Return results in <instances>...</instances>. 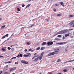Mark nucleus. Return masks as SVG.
<instances>
[{"instance_id": "4468645a", "label": "nucleus", "mask_w": 74, "mask_h": 74, "mask_svg": "<svg viewBox=\"0 0 74 74\" xmlns=\"http://www.w3.org/2000/svg\"><path fill=\"white\" fill-rule=\"evenodd\" d=\"M45 49V47H42L40 49L41 50H43Z\"/></svg>"}, {"instance_id": "ea45409f", "label": "nucleus", "mask_w": 74, "mask_h": 74, "mask_svg": "<svg viewBox=\"0 0 74 74\" xmlns=\"http://www.w3.org/2000/svg\"><path fill=\"white\" fill-rule=\"evenodd\" d=\"M8 49H9V50H10L11 49V48L10 47H8Z\"/></svg>"}, {"instance_id": "f704fd0d", "label": "nucleus", "mask_w": 74, "mask_h": 74, "mask_svg": "<svg viewBox=\"0 0 74 74\" xmlns=\"http://www.w3.org/2000/svg\"><path fill=\"white\" fill-rule=\"evenodd\" d=\"M5 37H8V34H6L5 35Z\"/></svg>"}, {"instance_id": "cd10ccee", "label": "nucleus", "mask_w": 74, "mask_h": 74, "mask_svg": "<svg viewBox=\"0 0 74 74\" xmlns=\"http://www.w3.org/2000/svg\"><path fill=\"white\" fill-rule=\"evenodd\" d=\"M11 62H12V61H10L8 62V63H11Z\"/></svg>"}, {"instance_id": "7c9ffc66", "label": "nucleus", "mask_w": 74, "mask_h": 74, "mask_svg": "<svg viewBox=\"0 0 74 74\" xmlns=\"http://www.w3.org/2000/svg\"><path fill=\"white\" fill-rule=\"evenodd\" d=\"M17 10H18V11H20V9L18 8H17Z\"/></svg>"}, {"instance_id": "f3484780", "label": "nucleus", "mask_w": 74, "mask_h": 74, "mask_svg": "<svg viewBox=\"0 0 74 74\" xmlns=\"http://www.w3.org/2000/svg\"><path fill=\"white\" fill-rule=\"evenodd\" d=\"M58 44L59 45H62L63 44V42H60Z\"/></svg>"}, {"instance_id": "0e129e2a", "label": "nucleus", "mask_w": 74, "mask_h": 74, "mask_svg": "<svg viewBox=\"0 0 74 74\" xmlns=\"http://www.w3.org/2000/svg\"><path fill=\"white\" fill-rule=\"evenodd\" d=\"M54 42H56V41L55 40H54Z\"/></svg>"}, {"instance_id": "423d86ee", "label": "nucleus", "mask_w": 74, "mask_h": 74, "mask_svg": "<svg viewBox=\"0 0 74 74\" xmlns=\"http://www.w3.org/2000/svg\"><path fill=\"white\" fill-rule=\"evenodd\" d=\"M15 69H16V67L12 68L10 69V71H13V70H15Z\"/></svg>"}, {"instance_id": "f257e3e1", "label": "nucleus", "mask_w": 74, "mask_h": 74, "mask_svg": "<svg viewBox=\"0 0 74 74\" xmlns=\"http://www.w3.org/2000/svg\"><path fill=\"white\" fill-rule=\"evenodd\" d=\"M31 56V54L30 53H28L26 54V55H23L24 57H29V56Z\"/></svg>"}, {"instance_id": "a19ab883", "label": "nucleus", "mask_w": 74, "mask_h": 74, "mask_svg": "<svg viewBox=\"0 0 74 74\" xmlns=\"http://www.w3.org/2000/svg\"><path fill=\"white\" fill-rule=\"evenodd\" d=\"M2 51H5V49L4 48H2Z\"/></svg>"}, {"instance_id": "680f3d73", "label": "nucleus", "mask_w": 74, "mask_h": 74, "mask_svg": "<svg viewBox=\"0 0 74 74\" xmlns=\"http://www.w3.org/2000/svg\"><path fill=\"white\" fill-rule=\"evenodd\" d=\"M67 62H69V61H66L65 63H67Z\"/></svg>"}, {"instance_id": "052dcab7", "label": "nucleus", "mask_w": 74, "mask_h": 74, "mask_svg": "<svg viewBox=\"0 0 74 74\" xmlns=\"http://www.w3.org/2000/svg\"><path fill=\"white\" fill-rule=\"evenodd\" d=\"M72 62H73L74 61V60H72Z\"/></svg>"}, {"instance_id": "864d4df0", "label": "nucleus", "mask_w": 74, "mask_h": 74, "mask_svg": "<svg viewBox=\"0 0 74 74\" xmlns=\"http://www.w3.org/2000/svg\"><path fill=\"white\" fill-rule=\"evenodd\" d=\"M48 74H53V73H49Z\"/></svg>"}, {"instance_id": "bb28decb", "label": "nucleus", "mask_w": 74, "mask_h": 74, "mask_svg": "<svg viewBox=\"0 0 74 74\" xmlns=\"http://www.w3.org/2000/svg\"><path fill=\"white\" fill-rule=\"evenodd\" d=\"M74 22V21H72L71 23V25H73V24Z\"/></svg>"}, {"instance_id": "603ef678", "label": "nucleus", "mask_w": 74, "mask_h": 74, "mask_svg": "<svg viewBox=\"0 0 74 74\" xmlns=\"http://www.w3.org/2000/svg\"><path fill=\"white\" fill-rule=\"evenodd\" d=\"M73 29H69V30L71 31V30H73Z\"/></svg>"}, {"instance_id": "69168bd1", "label": "nucleus", "mask_w": 74, "mask_h": 74, "mask_svg": "<svg viewBox=\"0 0 74 74\" xmlns=\"http://www.w3.org/2000/svg\"><path fill=\"white\" fill-rule=\"evenodd\" d=\"M39 74H41V73H39Z\"/></svg>"}, {"instance_id": "c03bdc74", "label": "nucleus", "mask_w": 74, "mask_h": 74, "mask_svg": "<svg viewBox=\"0 0 74 74\" xmlns=\"http://www.w3.org/2000/svg\"><path fill=\"white\" fill-rule=\"evenodd\" d=\"M5 27V25H3V26H2V27H1V28L2 27Z\"/></svg>"}, {"instance_id": "de8ad7c7", "label": "nucleus", "mask_w": 74, "mask_h": 74, "mask_svg": "<svg viewBox=\"0 0 74 74\" xmlns=\"http://www.w3.org/2000/svg\"><path fill=\"white\" fill-rule=\"evenodd\" d=\"M4 63H5V64H6V63H8V62H5Z\"/></svg>"}, {"instance_id": "3c124183", "label": "nucleus", "mask_w": 74, "mask_h": 74, "mask_svg": "<svg viewBox=\"0 0 74 74\" xmlns=\"http://www.w3.org/2000/svg\"><path fill=\"white\" fill-rule=\"evenodd\" d=\"M53 10H54V11H56V9H54Z\"/></svg>"}, {"instance_id": "5fc2aeb1", "label": "nucleus", "mask_w": 74, "mask_h": 74, "mask_svg": "<svg viewBox=\"0 0 74 74\" xmlns=\"http://www.w3.org/2000/svg\"><path fill=\"white\" fill-rule=\"evenodd\" d=\"M69 62H72V60L69 61H68Z\"/></svg>"}, {"instance_id": "e433bc0d", "label": "nucleus", "mask_w": 74, "mask_h": 74, "mask_svg": "<svg viewBox=\"0 0 74 74\" xmlns=\"http://www.w3.org/2000/svg\"><path fill=\"white\" fill-rule=\"evenodd\" d=\"M5 36H3L2 37L3 39H4V38H5Z\"/></svg>"}, {"instance_id": "a211bd4d", "label": "nucleus", "mask_w": 74, "mask_h": 74, "mask_svg": "<svg viewBox=\"0 0 74 74\" xmlns=\"http://www.w3.org/2000/svg\"><path fill=\"white\" fill-rule=\"evenodd\" d=\"M40 49V47H38L37 49H36V50H39Z\"/></svg>"}, {"instance_id": "09e8293b", "label": "nucleus", "mask_w": 74, "mask_h": 74, "mask_svg": "<svg viewBox=\"0 0 74 74\" xmlns=\"http://www.w3.org/2000/svg\"><path fill=\"white\" fill-rule=\"evenodd\" d=\"M29 51H32V49H29Z\"/></svg>"}, {"instance_id": "bf43d9fd", "label": "nucleus", "mask_w": 74, "mask_h": 74, "mask_svg": "<svg viewBox=\"0 0 74 74\" xmlns=\"http://www.w3.org/2000/svg\"><path fill=\"white\" fill-rule=\"evenodd\" d=\"M2 19V18H0V21Z\"/></svg>"}, {"instance_id": "ddd939ff", "label": "nucleus", "mask_w": 74, "mask_h": 74, "mask_svg": "<svg viewBox=\"0 0 74 74\" xmlns=\"http://www.w3.org/2000/svg\"><path fill=\"white\" fill-rule=\"evenodd\" d=\"M70 36L69 34H66L65 35V37H67V36Z\"/></svg>"}, {"instance_id": "79ce46f5", "label": "nucleus", "mask_w": 74, "mask_h": 74, "mask_svg": "<svg viewBox=\"0 0 74 74\" xmlns=\"http://www.w3.org/2000/svg\"><path fill=\"white\" fill-rule=\"evenodd\" d=\"M3 73V71H0V74H1V73Z\"/></svg>"}, {"instance_id": "9d476101", "label": "nucleus", "mask_w": 74, "mask_h": 74, "mask_svg": "<svg viewBox=\"0 0 74 74\" xmlns=\"http://www.w3.org/2000/svg\"><path fill=\"white\" fill-rule=\"evenodd\" d=\"M20 57H22V56H23L22 54H21L20 55H19V54L18 55L17 57V58H19V57H20Z\"/></svg>"}, {"instance_id": "c756f323", "label": "nucleus", "mask_w": 74, "mask_h": 74, "mask_svg": "<svg viewBox=\"0 0 74 74\" xmlns=\"http://www.w3.org/2000/svg\"><path fill=\"white\" fill-rule=\"evenodd\" d=\"M9 73H8L7 72H5L4 73V74H8Z\"/></svg>"}, {"instance_id": "1a4fd4ad", "label": "nucleus", "mask_w": 74, "mask_h": 74, "mask_svg": "<svg viewBox=\"0 0 74 74\" xmlns=\"http://www.w3.org/2000/svg\"><path fill=\"white\" fill-rule=\"evenodd\" d=\"M54 51L56 52H58L59 51V49H56L54 50Z\"/></svg>"}, {"instance_id": "dca6fc26", "label": "nucleus", "mask_w": 74, "mask_h": 74, "mask_svg": "<svg viewBox=\"0 0 74 74\" xmlns=\"http://www.w3.org/2000/svg\"><path fill=\"white\" fill-rule=\"evenodd\" d=\"M44 52H42L40 55V56L42 57V56H43V54H44Z\"/></svg>"}, {"instance_id": "37998d69", "label": "nucleus", "mask_w": 74, "mask_h": 74, "mask_svg": "<svg viewBox=\"0 0 74 74\" xmlns=\"http://www.w3.org/2000/svg\"><path fill=\"white\" fill-rule=\"evenodd\" d=\"M65 38V37H64V36H63L62 37V39L63 40H64V39Z\"/></svg>"}, {"instance_id": "2eb2a0df", "label": "nucleus", "mask_w": 74, "mask_h": 74, "mask_svg": "<svg viewBox=\"0 0 74 74\" xmlns=\"http://www.w3.org/2000/svg\"><path fill=\"white\" fill-rule=\"evenodd\" d=\"M11 51H12V52H14V51H15V49H12L11 50Z\"/></svg>"}, {"instance_id": "58836bf2", "label": "nucleus", "mask_w": 74, "mask_h": 74, "mask_svg": "<svg viewBox=\"0 0 74 74\" xmlns=\"http://www.w3.org/2000/svg\"><path fill=\"white\" fill-rule=\"evenodd\" d=\"M65 52H67L68 51L67 49H66L65 50Z\"/></svg>"}, {"instance_id": "2f4dec72", "label": "nucleus", "mask_w": 74, "mask_h": 74, "mask_svg": "<svg viewBox=\"0 0 74 74\" xmlns=\"http://www.w3.org/2000/svg\"><path fill=\"white\" fill-rule=\"evenodd\" d=\"M60 62V59H59L57 60V62Z\"/></svg>"}, {"instance_id": "a18cd8bd", "label": "nucleus", "mask_w": 74, "mask_h": 74, "mask_svg": "<svg viewBox=\"0 0 74 74\" xmlns=\"http://www.w3.org/2000/svg\"><path fill=\"white\" fill-rule=\"evenodd\" d=\"M25 52H27V49H25Z\"/></svg>"}, {"instance_id": "e2e57ef3", "label": "nucleus", "mask_w": 74, "mask_h": 74, "mask_svg": "<svg viewBox=\"0 0 74 74\" xmlns=\"http://www.w3.org/2000/svg\"><path fill=\"white\" fill-rule=\"evenodd\" d=\"M18 45V44H16V45Z\"/></svg>"}, {"instance_id": "20e7f679", "label": "nucleus", "mask_w": 74, "mask_h": 74, "mask_svg": "<svg viewBox=\"0 0 74 74\" xmlns=\"http://www.w3.org/2000/svg\"><path fill=\"white\" fill-rule=\"evenodd\" d=\"M53 44V43L52 42H49L47 43V44L48 45H52Z\"/></svg>"}, {"instance_id": "9b49d317", "label": "nucleus", "mask_w": 74, "mask_h": 74, "mask_svg": "<svg viewBox=\"0 0 74 74\" xmlns=\"http://www.w3.org/2000/svg\"><path fill=\"white\" fill-rule=\"evenodd\" d=\"M60 3L62 5V6H64V3L62 2H60Z\"/></svg>"}, {"instance_id": "aec40b11", "label": "nucleus", "mask_w": 74, "mask_h": 74, "mask_svg": "<svg viewBox=\"0 0 74 74\" xmlns=\"http://www.w3.org/2000/svg\"><path fill=\"white\" fill-rule=\"evenodd\" d=\"M38 56H34L32 58V59H34L35 58H36V57H38Z\"/></svg>"}, {"instance_id": "8fccbe9b", "label": "nucleus", "mask_w": 74, "mask_h": 74, "mask_svg": "<svg viewBox=\"0 0 74 74\" xmlns=\"http://www.w3.org/2000/svg\"><path fill=\"white\" fill-rule=\"evenodd\" d=\"M3 56H0V58H3Z\"/></svg>"}, {"instance_id": "338daca9", "label": "nucleus", "mask_w": 74, "mask_h": 74, "mask_svg": "<svg viewBox=\"0 0 74 74\" xmlns=\"http://www.w3.org/2000/svg\"><path fill=\"white\" fill-rule=\"evenodd\" d=\"M12 74H15V73H12Z\"/></svg>"}, {"instance_id": "5701e85b", "label": "nucleus", "mask_w": 74, "mask_h": 74, "mask_svg": "<svg viewBox=\"0 0 74 74\" xmlns=\"http://www.w3.org/2000/svg\"><path fill=\"white\" fill-rule=\"evenodd\" d=\"M56 40L57 41H60V39H59L58 38H56Z\"/></svg>"}, {"instance_id": "473e14b6", "label": "nucleus", "mask_w": 74, "mask_h": 74, "mask_svg": "<svg viewBox=\"0 0 74 74\" xmlns=\"http://www.w3.org/2000/svg\"><path fill=\"white\" fill-rule=\"evenodd\" d=\"M61 36H62V35H60L58 36V37H60Z\"/></svg>"}, {"instance_id": "0eeeda50", "label": "nucleus", "mask_w": 74, "mask_h": 74, "mask_svg": "<svg viewBox=\"0 0 74 74\" xmlns=\"http://www.w3.org/2000/svg\"><path fill=\"white\" fill-rule=\"evenodd\" d=\"M61 34V31H60L57 33H56V34H55V35L54 36H56V35H58V34Z\"/></svg>"}, {"instance_id": "c85d7f7f", "label": "nucleus", "mask_w": 74, "mask_h": 74, "mask_svg": "<svg viewBox=\"0 0 74 74\" xmlns=\"http://www.w3.org/2000/svg\"><path fill=\"white\" fill-rule=\"evenodd\" d=\"M34 26V25H33V24L32 25H30L29 27H32V26Z\"/></svg>"}, {"instance_id": "4be33fe9", "label": "nucleus", "mask_w": 74, "mask_h": 74, "mask_svg": "<svg viewBox=\"0 0 74 74\" xmlns=\"http://www.w3.org/2000/svg\"><path fill=\"white\" fill-rule=\"evenodd\" d=\"M63 71L64 72H66L67 71V69H64L63 70Z\"/></svg>"}, {"instance_id": "a878e982", "label": "nucleus", "mask_w": 74, "mask_h": 74, "mask_svg": "<svg viewBox=\"0 0 74 74\" xmlns=\"http://www.w3.org/2000/svg\"><path fill=\"white\" fill-rule=\"evenodd\" d=\"M30 5V4H29L27 6L26 8L27 7H29Z\"/></svg>"}, {"instance_id": "6ab92c4d", "label": "nucleus", "mask_w": 74, "mask_h": 74, "mask_svg": "<svg viewBox=\"0 0 74 74\" xmlns=\"http://www.w3.org/2000/svg\"><path fill=\"white\" fill-rule=\"evenodd\" d=\"M16 59V57H13L10 60H12V59Z\"/></svg>"}, {"instance_id": "412c9836", "label": "nucleus", "mask_w": 74, "mask_h": 74, "mask_svg": "<svg viewBox=\"0 0 74 74\" xmlns=\"http://www.w3.org/2000/svg\"><path fill=\"white\" fill-rule=\"evenodd\" d=\"M38 58H39V59L40 60H41V59H42V57H41V56H39V57H38Z\"/></svg>"}, {"instance_id": "6e6d98bb", "label": "nucleus", "mask_w": 74, "mask_h": 74, "mask_svg": "<svg viewBox=\"0 0 74 74\" xmlns=\"http://www.w3.org/2000/svg\"><path fill=\"white\" fill-rule=\"evenodd\" d=\"M37 53L34 54V55H36Z\"/></svg>"}, {"instance_id": "f8f14e48", "label": "nucleus", "mask_w": 74, "mask_h": 74, "mask_svg": "<svg viewBox=\"0 0 74 74\" xmlns=\"http://www.w3.org/2000/svg\"><path fill=\"white\" fill-rule=\"evenodd\" d=\"M47 44V42H43L42 44V45H46Z\"/></svg>"}, {"instance_id": "c9c22d12", "label": "nucleus", "mask_w": 74, "mask_h": 74, "mask_svg": "<svg viewBox=\"0 0 74 74\" xmlns=\"http://www.w3.org/2000/svg\"><path fill=\"white\" fill-rule=\"evenodd\" d=\"M57 16H61V15H60L59 14H57Z\"/></svg>"}, {"instance_id": "4d7b16f0", "label": "nucleus", "mask_w": 74, "mask_h": 74, "mask_svg": "<svg viewBox=\"0 0 74 74\" xmlns=\"http://www.w3.org/2000/svg\"><path fill=\"white\" fill-rule=\"evenodd\" d=\"M74 27V23L72 27Z\"/></svg>"}, {"instance_id": "39448f33", "label": "nucleus", "mask_w": 74, "mask_h": 74, "mask_svg": "<svg viewBox=\"0 0 74 74\" xmlns=\"http://www.w3.org/2000/svg\"><path fill=\"white\" fill-rule=\"evenodd\" d=\"M21 62L25 64H27L28 63L27 62L24 60L21 61Z\"/></svg>"}, {"instance_id": "393cba45", "label": "nucleus", "mask_w": 74, "mask_h": 74, "mask_svg": "<svg viewBox=\"0 0 74 74\" xmlns=\"http://www.w3.org/2000/svg\"><path fill=\"white\" fill-rule=\"evenodd\" d=\"M56 6H57V7H59V5L58 3L56 4Z\"/></svg>"}, {"instance_id": "6e6552de", "label": "nucleus", "mask_w": 74, "mask_h": 74, "mask_svg": "<svg viewBox=\"0 0 74 74\" xmlns=\"http://www.w3.org/2000/svg\"><path fill=\"white\" fill-rule=\"evenodd\" d=\"M38 57L36 58L34 60H33V61L34 62H37V61L38 60Z\"/></svg>"}, {"instance_id": "4c0bfd02", "label": "nucleus", "mask_w": 74, "mask_h": 74, "mask_svg": "<svg viewBox=\"0 0 74 74\" xmlns=\"http://www.w3.org/2000/svg\"><path fill=\"white\" fill-rule=\"evenodd\" d=\"M25 6V5L24 4L22 5V7H24Z\"/></svg>"}, {"instance_id": "72a5a7b5", "label": "nucleus", "mask_w": 74, "mask_h": 74, "mask_svg": "<svg viewBox=\"0 0 74 74\" xmlns=\"http://www.w3.org/2000/svg\"><path fill=\"white\" fill-rule=\"evenodd\" d=\"M27 45H30V43H29V42H27Z\"/></svg>"}, {"instance_id": "49530a36", "label": "nucleus", "mask_w": 74, "mask_h": 74, "mask_svg": "<svg viewBox=\"0 0 74 74\" xmlns=\"http://www.w3.org/2000/svg\"><path fill=\"white\" fill-rule=\"evenodd\" d=\"M15 64H18V62H15Z\"/></svg>"}, {"instance_id": "f03ea898", "label": "nucleus", "mask_w": 74, "mask_h": 74, "mask_svg": "<svg viewBox=\"0 0 74 74\" xmlns=\"http://www.w3.org/2000/svg\"><path fill=\"white\" fill-rule=\"evenodd\" d=\"M61 34H63V33H67V32H69V30H64V31H60Z\"/></svg>"}, {"instance_id": "b1692460", "label": "nucleus", "mask_w": 74, "mask_h": 74, "mask_svg": "<svg viewBox=\"0 0 74 74\" xmlns=\"http://www.w3.org/2000/svg\"><path fill=\"white\" fill-rule=\"evenodd\" d=\"M69 16L70 17H74V15H70Z\"/></svg>"}, {"instance_id": "774afa93", "label": "nucleus", "mask_w": 74, "mask_h": 74, "mask_svg": "<svg viewBox=\"0 0 74 74\" xmlns=\"http://www.w3.org/2000/svg\"><path fill=\"white\" fill-rule=\"evenodd\" d=\"M73 70H74V67L73 68Z\"/></svg>"}, {"instance_id": "13d9d810", "label": "nucleus", "mask_w": 74, "mask_h": 74, "mask_svg": "<svg viewBox=\"0 0 74 74\" xmlns=\"http://www.w3.org/2000/svg\"><path fill=\"white\" fill-rule=\"evenodd\" d=\"M13 46H14V45H11V46H10V47H12Z\"/></svg>"}, {"instance_id": "7ed1b4c3", "label": "nucleus", "mask_w": 74, "mask_h": 74, "mask_svg": "<svg viewBox=\"0 0 74 74\" xmlns=\"http://www.w3.org/2000/svg\"><path fill=\"white\" fill-rule=\"evenodd\" d=\"M55 54H58V53H55L53 52L48 54L47 56H51V55H55Z\"/></svg>"}]
</instances>
